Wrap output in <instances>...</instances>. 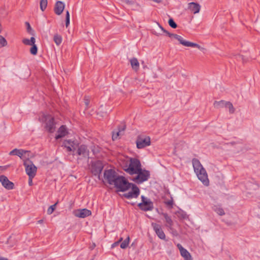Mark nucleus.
Wrapping results in <instances>:
<instances>
[{"label":"nucleus","mask_w":260,"mask_h":260,"mask_svg":"<svg viewBox=\"0 0 260 260\" xmlns=\"http://www.w3.org/2000/svg\"><path fill=\"white\" fill-rule=\"evenodd\" d=\"M164 215L167 223L166 226L171 230L173 224V222L171 217L168 216L167 214H164Z\"/></svg>","instance_id":"4be33fe9"},{"label":"nucleus","mask_w":260,"mask_h":260,"mask_svg":"<svg viewBox=\"0 0 260 260\" xmlns=\"http://www.w3.org/2000/svg\"><path fill=\"white\" fill-rule=\"evenodd\" d=\"M131 65L133 70L135 71H137L139 68V62L137 58H132L130 60Z\"/></svg>","instance_id":"aec40b11"},{"label":"nucleus","mask_w":260,"mask_h":260,"mask_svg":"<svg viewBox=\"0 0 260 260\" xmlns=\"http://www.w3.org/2000/svg\"><path fill=\"white\" fill-rule=\"evenodd\" d=\"M85 104L86 106H88L89 104V101L88 99H85Z\"/></svg>","instance_id":"79ce46f5"},{"label":"nucleus","mask_w":260,"mask_h":260,"mask_svg":"<svg viewBox=\"0 0 260 260\" xmlns=\"http://www.w3.org/2000/svg\"><path fill=\"white\" fill-rule=\"evenodd\" d=\"M126 3L127 5H133L134 4V3L132 2H131V1H127L126 2Z\"/></svg>","instance_id":"c03bdc74"},{"label":"nucleus","mask_w":260,"mask_h":260,"mask_svg":"<svg viewBox=\"0 0 260 260\" xmlns=\"http://www.w3.org/2000/svg\"><path fill=\"white\" fill-rule=\"evenodd\" d=\"M129 243V236L127 237V238L122 242L120 244V247L122 249H125L127 247Z\"/></svg>","instance_id":"393cba45"},{"label":"nucleus","mask_w":260,"mask_h":260,"mask_svg":"<svg viewBox=\"0 0 260 260\" xmlns=\"http://www.w3.org/2000/svg\"><path fill=\"white\" fill-rule=\"evenodd\" d=\"M29 152L28 151H25L22 149H14L10 152L9 155H17L24 161V160L27 159L26 157V154L28 153Z\"/></svg>","instance_id":"9d476101"},{"label":"nucleus","mask_w":260,"mask_h":260,"mask_svg":"<svg viewBox=\"0 0 260 260\" xmlns=\"http://www.w3.org/2000/svg\"><path fill=\"white\" fill-rule=\"evenodd\" d=\"M64 7L65 5L62 2L57 1L55 5L54 12L56 14L60 15L63 12Z\"/></svg>","instance_id":"4468645a"},{"label":"nucleus","mask_w":260,"mask_h":260,"mask_svg":"<svg viewBox=\"0 0 260 260\" xmlns=\"http://www.w3.org/2000/svg\"><path fill=\"white\" fill-rule=\"evenodd\" d=\"M36 39L34 37H31L30 39H24L22 40L23 44L26 45H31L35 43Z\"/></svg>","instance_id":"5701e85b"},{"label":"nucleus","mask_w":260,"mask_h":260,"mask_svg":"<svg viewBox=\"0 0 260 260\" xmlns=\"http://www.w3.org/2000/svg\"><path fill=\"white\" fill-rule=\"evenodd\" d=\"M125 126L123 125L121 129H119L116 132H113L112 134V139L115 140L118 138L120 135H121L124 131Z\"/></svg>","instance_id":"412c9836"},{"label":"nucleus","mask_w":260,"mask_h":260,"mask_svg":"<svg viewBox=\"0 0 260 260\" xmlns=\"http://www.w3.org/2000/svg\"><path fill=\"white\" fill-rule=\"evenodd\" d=\"M23 165L25 167L26 173L28 176H36L37 168L31 161L28 159L24 160Z\"/></svg>","instance_id":"39448f33"},{"label":"nucleus","mask_w":260,"mask_h":260,"mask_svg":"<svg viewBox=\"0 0 260 260\" xmlns=\"http://www.w3.org/2000/svg\"><path fill=\"white\" fill-rule=\"evenodd\" d=\"M39 120L46 123V128L49 133H53L55 130V123L54 118L50 115L41 114L39 117Z\"/></svg>","instance_id":"20e7f679"},{"label":"nucleus","mask_w":260,"mask_h":260,"mask_svg":"<svg viewBox=\"0 0 260 260\" xmlns=\"http://www.w3.org/2000/svg\"><path fill=\"white\" fill-rule=\"evenodd\" d=\"M228 101L221 100L220 101H215L213 103V106L215 108L219 109L225 107Z\"/></svg>","instance_id":"6ab92c4d"},{"label":"nucleus","mask_w":260,"mask_h":260,"mask_svg":"<svg viewBox=\"0 0 260 260\" xmlns=\"http://www.w3.org/2000/svg\"><path fill=\"white\" fill-rule=\"evenodd\" d=\"M0 260H8V259L7 258H6L0 256Z\"/></svg>","instance_id":"de8ad7c7"},{"label":"nucleus","mask_w":260,"mask_h":260,"mask_svg":"<svg viewBox=\"0 0 260 260\" xmlns=\"http://www.w3.org/2000/svg\"><path fill=\"white\" fill-rule=\"evenodd\" d=\"M168 23L169 25L173 28H176L177 26V24L175 22L172 18H170L169 20Z\"/></svg>","instance_id":"72a5a7b5"},{"label":"nucleus","mask_w":260,"mask_h":260,"mask_svg":"<svg viewBox=\"0 0 260 260\" xmlns=\"http://www.w3.org/2000/svg\"><path fill=\"white\" fill-rule=\"evenodd\" d=\"M77 154L84 157H88L89 150L87 149V146L84 145L79 146L77 150Z\"/></svg>","instance_id":"2eb2a0df"},{"label":"nucleus","mask_w":260,"mask_h":260,"mask_svg":"<svg viewBox=\"0 0 260 260\" xmlns=\"http://www.w3.org/2000/svg\"><path fill=\"white\" fill-rule=\"evenodd\" d=\"M73 214L76 217L83 218L90 215L91 214V212L90 210L85 208L82 209H79L74 210L73 211Z\"/></svg>","instance_id":"0eeeda50"},{"label":"nucleus","mask_w":260,"mask_h":260,"mask_svg":"<svg viewBox=\"0 0 260 260\" xmlns=\"http://www.w3.org/2000/svg\"><path fill=\"white\" fill-rule=\"evenodd\" d=\"M192 163L194 171L197 175L199 179L206 186L209 184V181L208 178L207 173L206 170L204 168L200 160L197 158H193Z\"/></svg>","instance_id":"7ed1b4c3"},{"label":"nucleus","mask_w":260,"mask_h":260,"mask_svg":"<svg viewBox=\"0 0 260 260\" xmlns=\"http://www.w3.org/2000/svg\"><path fill=\"white\" fill-rule=\"evenodd\" d=\"M175 39L177 40L180 44L186 47H197L199 49H201V48L198 44L186 41L184 40L181 36L178 35L176 36V38Z\"/></svg>","instance_id":"6e6552de"},{"label":"nucleus","mask_w":260,"mask_h":260,"mask_svg":"<svg viewBox=\"0 0 260 260\" xmlns=\"http://www.w3.org/2000/svg\"><path fill=\"white\" fill-rule=\"evenodd\" d=\"M123 169L130 175L137 176L132 179L134 182L140 183L146 180V175L143 172L140 161L135 158H126L122 165Z\"/></svg>","instance_id":"f03ea898"},{"label":"nucleus","mask_w":260,"mask_h":260,"mask_svg":"<svg viewBox=\"0 0 260 260\" xmlns=\"http://www.w3.org/2000/svg\"><path fill=\"white\" fill-rule=\"evenodd\" d=\"M7 45V40L2 36H0V47H3Z\"/></svg>","instance_id":"2f4dec72"},{"label":"nucleus","mask_w":260,"mask_h":260,"mask_svg":"<svg viewBox=\"0 0 260 260\" xmlns=\"http://www.w3.org/2000/svg\"><path fill=\"white\" fill-rule=\"evenodd\" d=\"M63 146L67 149V151H74L78 146V143L77 141L71 140H65L63 142Z\"/></svg>","instance_id":"1a4fd4ad"},{"label":"nucleus","mask_w":260,"mask_h":260,"mask_svg":"<svg viewBox=\"0 0 260 260\" xmlns=\"http://www.w3.org/2000/svg\"><path fill=\"white\" fill-rule=\"evenodd\" d=\"M48 1L47 0H41L40 1V9L42 11H44L47 6Z\"/></svg>","instance_id":"c85d7f7f"},{"label":"nucleus","mask_w":260,"mask_h":260,"mask_svg":"<svg viewBox=\"0 0 260 260\" xmlns=\"http://www.w3.org/2000/svg\"><path fill=\"white\" fill-rule=\"evenodd\" d=\"M104 177L105 180L110 184L114 185L119 191H125L130 190L123 194L126 198H136L139 195L140 191L138 187L129 183L124 177L118 175L115 170L113 169L105 170Z\"/></svg>","instance_id":"f257e3e1"},{"label":"nucleus","mask_w":260,"mask_h":260,"mask_svg":"<svg viewBox=\"0 0 260 260\" xmlns=\"http://www.w3.org/2000/svg\"><path fill=\"white\" fill-rule=\"evenodd\" d=\"M213 210L216 213H217V214L220 216H222L225 214V212L222 208L215 206Z\"/></svg>","instance_id":"a878e982"},{"label":"nucleus","mask_w":260,"mask_h":260,"mask_svg":"<svg viewBox=\"0 0 260 260\" xmlns=\"http://www.w3.org/2000/svg\"><path fill=\"white\" fill-rule=\"evenodd\" d=\"M151 226L155 233L160 239L167 241L166 235L160 224L152 222Z\"/></svg>","instance_id":"423d86ee"},{"label":"nucleus","mask_w":260,"mask_h":260,"mask_svg":"<svg viewBox=\"0 0 260 260\" xmlns=\"http://www.w3.org/2000/svg\"><path fill=\"white\" fill-rule=\"evenodd\" d=\"M165 203L168 207L172 208L173 205V201L172 198H171L170 200L165 201Z\"/></svg>","instance_id":"f704fd0d"},{"label":"nucleus","mask_w":260,"mask_h":260,"mask_svg":"<svg viewBox=\"0 0 260 260\" xmlns=\"http://www.w3.org/2000/svg\"><path fill=\"white\" fill-rule=\"evenodd\" d=\"M70 24V19H66V26L68 27Z\"/></svg>","instance_id":"58836bf2"},{"label":"nucleus","mask_w":260,"mask_h":260,"mask_svg":"<svg viewBox=\"0 0 260 260\" xmlns=\"http://www.w3.org/2000/svg\"><path fill=\"white\" fill-rule=\"evenodd\" d=\"M56 205V203L50 206L48 208V209L47 210L48 214H49V215L51 214L53 212V211H54V210L55 209Z\"/></svg>","instance_id":"473e14b6"},{"label":"nucleus","mask_w":260,"mask_h":260,"mask_svg":"<svg viewBox=\"0 0 260 260\" xmlns=\"http://www.w3.org/2000/svg\"><path fill=\"white\" fill-rule=\"evenodd\" d=\"M188 5L189 9L194 14L198 13L200 12L201 6L199 4L191 2L189 3Z\"/></svg>","instance_id":"a211bd4d"},{"label":"nucleus","mask_w":260,"mask_h":260,"mask_svg":"<svg viewBox=\"0 0 260 260\" xmlns=\"http://www.w3.org/2000/svg\"><path fill=\"white\" fill-rule=\"evenodd\" d=\"M142 203H140L139 204V206L142 210L144 211H146V199L144 196H142Z\"/></svg>","instance_id":"bb28decb"},{"label":"nucleus","mask_w":260,"mask_h":260,"mask_svg":"<svg viewBox=\"0 0 260 260\" xmlns=\"http://www.w3.org/2000/svg\"><path fill=\"white\" fill-rule=\"evenodd\" d=\"M53 40L56 45L59 46L62 42V37L60 35L56 34L54 36Z\"/></svg>","instance_id":"b1692460"},{"label":"nucleus","mask_w":260,"mask_h":260,"mask_svg":"<svg viewBox=\"0 0 260 260\" xmlns=\"http://www.w3.org/2000/svg\"><path fill=\"white\" fill-rule=\"evenodd\" d=\"M177 247L179 250L180 255L184 260H193L190 253L179 243L177 244Z\"/></svg>","instance_id":"9b49d317"},{"label":"nucleus","mask_w":260,"mask_h":260,"mask_svg":"<svg viewBox=\"0 0 260 260\" xmlns=\"http://www.w3.org/2000/svg\"><path fill=\"white\" fill-rule=\"evenodd\" d=\"M159 27L161 28V29L164 32H165L170 38H174L175 39L176 38V36H177V34H172V33H170L169 32H168V31H167L166 30H165L162 26H161L160 25H159Z\"/></svg>","instance_id":"c756f323"},{"label":"nucleus","mask_w":260,"mask_h":260,"mask_svg":"<svg viewBox=\"0 0 260 260\" xmlns=\"http://www.w3.org/2000/svg\"><path fill=\"white\" fill-rule=\"evenodd\" d=\"M149 175H150V173H149V172L148 171H147V179H148V178L149 177Z\"/></svg>","instance_id":"8fccbe9b"},{"label":"nucleus","mask_w":260,"mask_h":260,"mask_svg":"<svg viewBox=\"0 0 260 260\" xmlns=\"http://www.w3.org/2000/svg\"><path fill=\"white\" fill-rule=\"evenodd\" d=\"M150 145V138L147 137V146Z\"/></svg>","instance_id":"37998d69"},{"label":"nucleus","mask_w":260,"mask_h":260,"mask_svg":"<svg viewBox=\"0 0 260 260\" xmlns=\"http://www.w3.org/2000/svg\"><path fill=\"white\" fill-rule=\"evenodd\" d=\"M26 24L27 26L28 29L30 28V24H29V23L28 22H26Z\"/></svg>","instance_id":"a18cd8bd"},{"label":"nucleus","mask_w":260,"mask_h":260,"mask_svg":"<svg viewBox=\"0 0 260 260\" xmlns=\"http://www.w3.org/2000/svg\"><path fill=\"white\" fill-rule=\"evenodd\" d=\"M119 243L117 241V242H114L113 244H112V248H114V247H116V246H118V245H119Z\"/></svg>","instance_id":"4c0bfd02"},{"label":"nucleus","mask_w":260,"mask_h":260,"mask_svg":"<svg viewBox=\"0 0 260 260\" xmlns=\"http://www.w3.org/2000/svg\"><path fill=\"white\" fill-rule=\"evenodd\" d=\"M66 19H70V14L68 11L66 12Z\"/></svg>","instance_id":"a19ab883"},{"label":"nucleus","mask_w":260,"mask_h":260,"mask_svg":"<svg viewBox=\"0 0 260 260\" xmlns=\"http://www.w3.org/2000/svg\"><path fill=\"white\" fill-rule=\"evenodd\" d=\"M29 179H28V184L29 186H31L32 185V179L35 177L34 176H28Z\"/></svg>","instance_id":"e433bc0d"},{"label":"nucleus","mask_w":260,"mask_h":260,"mask_svg":"<svg viewBox=\"0 0 260 260\" xmlns=\"http://www.w3.org/2000/svg\"><path fill=\"white\" fill-rule=\"evenodd\" d=\"M103 169L102 164L100 161H95L93 162L91 165V170L92 173L95 175H97L100 174Z\"/></svg>","instance_id":"ddd939ff"},{"label":"nucleus","mask_w":260,"mask_h":260,"mask_svg":"<svg viewBox=\"0 0 260 260\" xmlns=\"http://www.w3.org/2000/svg\"><path fill=\"white\" fill-rule=\"evenodd\" d=\"M0 182L3 187L7 189L10 190L14 188V183L9 181L8 178L4 175L0 176Z\"/></svg>","instance_id":"f8f14e48"},{"label":"nucleus","mask_w":260,"mask_h":260,"mask_svg":"<svg viewBox=\"0 0 260 260\" xmlns=\"http://www.w3.org/2000/svg\"><path fill=\"white\" fill-rule=\"evenodd\" d=\"M153 208L152 202L150 200L147 199V211L151 210Z\"/></svg>","instance_id":"c9c22d12"},{"label":"nucleus","mask_w":260,"mask_h":260,"mask_svg":"<svg viewBox=\"0 0 260 260\" xmlns=\"http://www.w3.org/2000/svg\"><path fill=\"white\" fill-rule=\"evenodd\" d=\"M136 144L138 148H144L146 146V137L145 136H139Z\"/></svg>","instance_id":"f3484780"},{"label":"nucleus","mask_w":260,"mask_h":260,"mask_svg":"<svg viewBox=\"0 0 260 260\" xmlns=\"http://www.w3.org/2000/svg\"><path fill=\"white\" fill-rule=\"evenodd\" d=\"M123 240V238L122 237L120 238L119 240L117 241L119 243H120L121 242H122Z\"/></svg>","instance_id":"49530a36"},{"label":"nucleus","mask_w":260,"mask_h":260,"mask_svg":"<svg viewBox=\"0 0 260 260\" xmlns=\"http://www.w3.org/2000/svg\"><path fill=\"white\" fill-rule=\"evenodd\" d=\"M68 132L66 126L64 125H62L59 128L58 130L57 131V134L55 136V139H58L59 138H62L66 136L68 134Z\"/></svg>","instance_id":"dca6fc26"},{"label":"nucleus","mask_w":260,"mask_h":260,"mask_svg":"<svg viewBox=\"0 0 260 260\" xmlns=\"http://www.w3.org/2000/svg\"><path fill=\"white\" fill-rule=\"evenodd\" d=\"M38 222L39 223H40V224H41V223H42L43 222V220L42 219H41V220H39L38 221Z\"/></svg>","instance_id":"09e8293b"},{"label":"nucleus","mask_w":260,"mask_h":260,"mask_svg":"<svg viewBox=\"0 0 260 260\" xmlns=\"http://www.w3.org/2000/svg\"><path fill=\"white\" fill-rule=\"evenodd\" d=\"M31 46H32L30 49V52L31 54L35 55L37 54L38 48L35 43Z\"/></svg>","instance_id":"7c9ffc66"},{"label":"nucleus","mask_w":260,"mask_h":260,"mask_svg":"<svg viewBox=\"0 0 260 260\" xmlns=\"http://www.w3.org/2000/svg\"><path fill=\"white\" fill-rule=\"evenodd\" d=\"M225 108H227L229 109L230 113L233 114L235 112V108H234L232 103H231L230 102H228V103H226Z\"/></svg>","instance_id":"cd10ccee"},{"label":"nucleus","mask_w":260,"mask_h":260,"mask_svg":"<svg viewBox=\"0 0 260 260\" xmlns=\"http://www.w3.org/2000/svg\"><path fill=\"white\" fill-rule=\"evenodd\" d=\"M237 57H238V58H241L242 57H241V55H238V56H237Z\"/></svg>","instance_id":"3c124183"},{"label":"nucleus","mask_w":260,"mask_h":260,"mask_svg":"<svg viewBox=\"0 0 260 260\" xmlns=\"http://www.w3.org/2000/svg\"><path fill=\"white\" fill-rule=\"evenodd\" d=\"M6 169V167L4 166H0V172H3Z\"/></svg>","instance_id":"ea45409f"}]
</instances>
